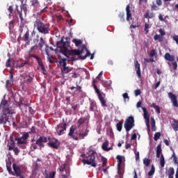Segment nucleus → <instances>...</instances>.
<instances>
[{
  "mask_svg": "<svg viewBox=\"0 0 178 178\" xmlns=\"http://www.w3.org/2000/svg\"><path fill=\"white\" fill-rule=\"evenodd\" d=\"M118 17L120 19V22L122 23H124V13H120L118 15Z\"/></svg>",
  "mask_w": 178,
  "mask_h": 178,
  "instance_id": "49",
  "label": "nucleus"
},
{
  "mask_svg": "<svg viewBox=\"0 0 178 178\" xmlns=\"http://www.w3.org/2000/svg\"><path fill=\"white\" fill-rule=\"evenodd\" d=\"M116 159L118 162V166H117L118 175H120V170H122V163H123V156L120 155H118L116 156Z\"/></svg>",
  "mask_w": 178,
  "mask_h": 178,
  "instance_id": "18",
  "label": "nucleus"
},
{
  "mask_svg": "<svg viewBox=\"0 0 178 178\" xmlns=\"http://www.w3.org/2000/svg\"><path fill=\"white\" fill-rule=\"evenodd\" d=\"M102 86L103 87H111L112 86V81H102Z\"/></svg>",
  "mask_w": 178,
  "mask_h": 178,
  "instance_id": "37",
  "label": "nucleus"
},
{
  "mask_svg": "<svg viewBox=\"0 0 178 178\" xmlns=\"http://www.w3.org/2000/svg\"><path fill=\"white\" fill-rule=\"evenodd\" d=\"M168 176H173L175 175V168H173V167H170L168 169Z\"/></svg>",
  "mask_w": 178,
  "mask_h": 178,
  "instance_id": "51",
  "label": "nucleus"
},
{
  "mask_svg": "<svg viewBox=\"0 0 178 178\" xmlns=\"http://www.w3.org/2000/svg\"><path fill=\"white\" fill-rule=\"evenodd\" d=\"M74 88H76V91L74 92V94H80V92H81V86L76 85V87L74 86H72L70 88V90H72V91H73V90H74Z\"/></svg>",
  "mask_w": 178,
  "mask_h": 178,
  "instance_id": "34",
  "label": "nucleus"
},
{
  "mask_svg": "<svg viewBox=\"0 0 178 178\" xmlns=\"http://www.w3.org/2000/svg\"><path fill=\"white\" fill-rule=\"evenodd\" d=\"M67 59L66 58H60V65H62L63 68L66 67L67 63H66Z\"/></svg>",
  "mask_w": 178,
  "mask_h": 178,
  "instance_id": "44",
  "label": "nucleus"
},
{
  "mask_svg": "<svg viewBox=\"0 0 178 178\" xmlns=\"http://www.w3.org/2000/svg\"><path fill=\"white\" fill-rule=\"evenodd\" d=\"M124 127L126 131H129L132 127H134V117H128V118L125 120Z\"/></svg>",
  "mask_w": 178,
  "mask_h": 178,
  "instance_id": "8",
  "label": "nucleus"
},
{
  "mask_svg": "<svg viewBox=\"0 0 178 178\" xmlns=\"http://www.w3.org/2000/svg\"><path fill=\"white\" fill-rule=\"evenodd\" d=\"M172 39H173L174 41H175L177 45H178V35H175L172 37Z\"/></svg>",
  "mask_w": 178,
  "mask_h": 178,
  "instance_id": "62",
  "label": "nucleus"
},
{
  "mask_svg": "<svg viewBox=\"0 0 178 178\" xmlns=\"http://www.w3.org/2000/svg\"><path fill=\"white\" fill-rule=\"evenodd\" d=\"M34 27L37 29L40 34H49V24H44L41 20L36 19L34 23Z\"/></svg>",
  "mask_w": 178,
  "mask_h": 178,
  "instance_id": "5",
  "label": "nucleus"
},
{
  "mask_svg": "<svg viewBox=\"0 0 178 178\" xmlns=\"http://www.w3.org/2000/svg\"><path fill=\"white\" fill-rule=\"evenodd\" d=\"M33 79H34V75L31 76L30 74H26L24 76V83L26 84H31V83H33Z\"/></svg>",
  "mask_w": 178,
  "mask_h": 178,
  "instance_id": "23",
  "label": "nucleus"
},
{
  "mask_svg": "<svg viewBox=\"0 0 178 178\" xmlns=\"http://www.w3.org/2000/svg\"><path fill=\"white\" fill-rule=\"evenodd\" d=\"M44 178H55L56 176V171H50L48 172L47 170L43 173Z\"/></svg>",
  "mask_w": 178,
  "mask_h": 178,
  "instance_id": "19",
  "label": "nucleus"
},
{
  "mask_svg": "<svg viewBox=\"0 0 178 178\" xmlns=\"http://www.w3.org/2000/svg\"><path fill=\"white\" fill-rule=\"evenodd\" d=\"M136 63L135 64V69L136 70V74L138 79H141V69L140 67V64L138 63V60H136Z\"/></svg>",
  "mask_w": 178,
  "mask_h": 178,
  "instance_id": "22",
  "label": "nucleus"
},
{
  "mask_svg": "<svg viewBox=\"0 0 178 178\" xmlns=\"http://www.w3.org/2000/svg\"><path fill=\"white\" fill-rule=\"evenodd\" d=\"M168 95L170 99L171 100L173 106H175V108H178L177 97L175 96V95L173 94L172 92H168Z\"/></svg>",
  "mask_w": 178,
  "mask_h": 178,
  "instance_id": "15",
  "label": "nucleus"
},
{
  "mask_svg": "<svg viewBox=\"0 0 178 178\" xmlns=\"http://www.w3.org/2000/svg\"><path fill=\"white\" fill-rule=\"evenodd\" d=\"M151 10H159V7H158V6L154 4L151 7Z\"/></svg>",
  "mask_w": 178,
  "mask_h": 178,
  "instance_id": "59",
  "label": "nucleus"
},
{
  "mask_svg": "<svg viewBox=\"0 0 178 178\" xmlns=\"http://www.w3.org/2000/svg\"><path fill=\"white\" fill-rule=\"evenodd\" d=\"M49 140V143H47L48 147H50V148H54V149H58L59 147H60V143H59V140L56 138H48Z\"/></svg>",
  "mask_w": 178,
  "mask_h": 178,
  "instance_id": "10",
  "label": "nucleus"
},
{
  "mask_svg": "<svg viewBox=\"0 0 178 178\" xmlns=\"http://www.w3.org/2000/svg\"><path fill=\"white\" fill-rule=\"evenodd\" d=\"M18 107L20 108V109H22V106H28V104L26 103H23V102H19L18 104Z\"/></svg>",
  "mask_w": 178,
  "mask_h": 178,
  "instance_id": "55",
  "label": "nucleus"
},
{
  "mask_svg": "<svg viewBox=\"0 0 178 178\" xmlns=\"http://www.w3.org/2000/svg\"><path fill=\"white\" fill-rule=\"evenodd\" d=\"M45 52H46V55H47V59H48L49 63H54V60H52V59H51V58H53V56L49 54V49H48V48L45 49Z\"/></svg>",
  "mask_w": 178,
  "mask_h": 178,
  "instance_id": "36",
  "label": "nucleus"
},
{
  "mask_svg": "<svg viewBox=\"0 0 178 178\" xmlns=\"http://www.w3.org/2000/svg\"><path fill=\"white\" fill-rule=\"evenodd\" d=\"M164 58L165 59V60H168V62H174L175 56L170 55L169 53H165Z\"/></svg>",
  "mask_w": 178,
  "mask_h": 178,
  "instance_id": "26",
  "label": "nucleus"
},
{
  "mask_svg": "<svg viewBox=\"0 0 178 178\" xmlns=\"http://www.w3.org/2000/svg\"><path fill=\"white\" fill-rule=\"evenodd\" d=\"M29 112L30 115H34L35 113V110L33 109L31 106H29Z\"/></svg>",
  "mask_w": 178,
  "mask_h": 178,
  "instance_id": "56",
  "label": "nucleus"
},
{
  "mask_svg": "<svg viewBox=\"0 0 178 178\" xmlns=\"http://www.w3.org/2000/svg\"><path fill=\"white\" fill-rule=\"evenodd\" d=\"M100 161L101 162H102V164H99V170H101V169H102V168H104V166H105L106 163H108V159H106V158L104 156L100 157Z\"/></svg>",
  "mask_w": 178,
  "mask_h": 178,
  "instance_id": "24",
  "label": "nucleus"
},
{
  "mask_svg": "<svg viewBox=\"0 0 178 178\" xmlns=\"http://www.w3.org/2000/svg\"><path fill=\"white\" fill-rule=\"evenodd\" d=\"M13 169L17 177L24 178V176H23V175L22 174V168H20L19 165L13 163Z\"/></svg>",
  "mask_w": 178,
  "mask_h": 178,
  "instance_id": "14",
  "label": "nucleus"
},
{
  "mask_svg": "<svg viewBox=\"0 0 178 178\" xmlns=\"http://www.w3.org/2000/svg\"><path fill=\"white\" fill-rule=\"evenodd\" d=\"M156 158H161V155L162 154V145L159 144L156 147Z\"/></svg>",
  "mask_w": 178,
  "mask_h": 178,
  "instance_id": "28",
  "label": "nucleus"
},
{
  "mask_svg": "<svg viewBox=\"0 0 178 178\" xmlns=\"http://www.w3.org/2000/svg\"><path fill=\"white\" fill-rule=\"evenodd\" d=\"M155 55H156V51H155V49H152L150 51V56H151V58H154V56H155Z\"/></svg>",
  "mask_w": 178,
  "mask_h": 178,
  "instance_id": "60",
  "label": "nucleus"
},
{
  "mask_svg": "<svg viewBox=\"0 0 178 178\" xmlns=\"http://www.w3.org/2000/svg\"><path fill=\"white\" fill-rule=\"evenodd\" d=\"M160 165L161 168H165V157L163 156V154H161L160 157Z\"/></svg>",
  "mask_w": 178,
  "mask_h": 178,
  "instance_id": "47",
  "label": "nucleus"
},
{
  "mask_svg": "<svg viewBox=\"0 0 178 178\" xmlns=\"http://www.w3.org/2000/svg\"><path fill=\"white\" fill-rule=\"evenodd\" d=\"M172 67L174 70H177V62L176 61H172Z\"/></svg>",
  "mask_w": 178,
  "mask_h": 178,
  "instance_id": "57",
  "label": "nucleus"
},
{
  "mask_svg": "<svg viewBox=\"0 0 178 178\" xmlns=\"http://www.w3.org/2000/svg\"><path fill=\"white\" fill-rule=\"evenodd\" d=\"M95 158H97V152L90 150L86 157L82 160V163L83 165H90L92 168H97Z\"/></svg>",
  "mask_w": 178,
  "mask_h": 178,
  "instance_id": "3",
  "label": "nucleus"
},
{
  "mask_svg": "<svg viewBox=\"0 0 178 178\" xmlns=\"http://www.w3.org/2000/svg\"><path fill=\"white\" fill-rule=\"evenodd\" d=\"M143 164L145 165V166H146V168H148V166L151 165V159L145 158L143 159Z\"/></svg>",
  "mask_w": 178,
  "mask_h": 178,
  "instance_id": "42",
  "label": "nucleus"
},
{
  "mask_svg": "<svg viewBox=\"0 0 178 178\" xmlns=\"http://www.w3.org/2000/svg\"><path fill=\"white\" fill-rule=\"evenodd\" d=\"M13 152H15L16 155H19V152H20V150H19V148L15 147L13 150Z\"/></svg>",
  "mask_w": 178,
  "mask_h": 178,
  "instance_id": "64",
  "label": "nucleus"
},
{
  "mask_svg": "<svg viewBox=\"0 0 178 178\" xmlns=\"http://www.w3.org/2000/svg\"><path fill=\"white\" fill-rule=\"evenodd\" d=\"M144 62H145V63H149L151 62H154V59H152V58H144Z\"/></svg>",
  "mask_w": 178,
  "mask_h": 178,
  "instance_id": "61",
  "label": "nucleus"
},
{
  "mask_svg": "<svg viewBox=\"0 0 178 178\" xmlns=\"http://www.w3.org/2000/svg\"><path fill=\"white\" fill-rule=\"evenodd\" d=\"M21 10H19V6L16 5V9L17 10L18 15H19V19L21 22H23V13L24 15H27V5L26 4H21L20 6Z\"/></svg>",
  "mask_w": 178,
  "mask_h": 178,
  "instance_id": "9",
  "label": "nucleus"
},
{
  "mask_svg": "<svg viewBox=\"0 0 178 178\" xmlns=\"http://www.w3.org/2000/svg\"><path fill=\"white\" fill-rule=\"evenodd\" d=\"M13 84V80H7L6 83V88H8V87H11Z\"/></svg>",
  "mask_w": 178,
  "mask_h": 178,
  "instance_id": "54",
  "label": "nucleus"
},
{
  "mask_svg": "<svg viewBox=\"0 0 178 178\" xmlns=\"http://www.w3.org/2000/svg\"><path fill=\"white\" fill-rule=\"evenodd\" d=\"M108 145H109V141L106 140L102 145V149H104V151H111L112 147H108Z\"/></svg>",
  "mask_w": 178,
  "mask_h": 178,
  "instance_id": "32",
  "label": "nucleus"
},
{
  "mask_svg": "<svg viewBox=\"0 0 178 178\" xmlns=\"http://www.w3.org/2000/svg\"><path fill=\"white\" fill-rule=\"evenodd\" d=\"M48 139L45 136H40L38 139L36 140L35 144L39 147H44V144L42 143H47Z\"/></svg>",
  "mask_w": 178,
  "mask_h": 178,
  "instance_id": "17",
  "label": "nucleus"
},
{
  "mask_svg": "<svg viewBox=\"0 0 178 178\" xmlns=\"http://www.w3.org/2000/svg\"><path fill=\"white\" fill-rule=\"evenodd\" d=\"M32 6H34V8H36V9H38V8L40 7V3L38 2V0H33L32 1Z\"/></svg>",
  "mask_w": 178,
  "mask_h": 178,
  "instance_id": "50",
  "label": "nucleus"
},
{
  "mask_svg": "<svg viewBox=\"0 0 178 178\" xmlns=\"http://www.w3.org/2000/svg\"><path fill=\"white\" fill-rule=\"evenodd\" d=\"M8 12H10V15L13 13V6H10L8 8Z\"/></svg>",
  "mask_w": 178,
  "mask_h": 178,
  "instance_id": "63",
  "label": "nucleus"
},
{
  "mask_svg": "<svg viewBox=\"0 0 178 178\" xmlns=\"http://www.w3.org/2000/svg\"><path fill=\"white\" fill-rule=\"evenodd\" d=\"M72 42L75 43L76 47H79V45H81V40H77V39H73Z\"/></svg>",
  "mask_w": 178,
  "mask_h": 178,
  "instance_id": "53",
  "label": "nucleus"
},
{
  "mask_svg": "<svg viewBox=\"0 0 178 178\" xmlns=\"http://www.w3.org/2000/svg\"><path fill=\"white\" fill-rule=\"evenodd\" d=\"M154 173H155V166H154V165H152L151 170L148 172V176H154Z\"/></svg>",
  "mask_w": 178,
  "mask_h": 178,
  "instance_id": "48",
  "label": "nucleus"
},
{
  "mask_svg": "<svg viewBox=\"0 0 178 178\" xmlns=\"http://www.w3.org/2000/svg\"><path fill=\"white\" fill-rule=\"evenodd\" d=\"M122 127H123V122H119L117 123L116 129H117L118 131H122Z\"/></svg>",
  "mask_w": 178,
  "mask_h": 178,
  "instance_id": "46",
  "label": "nucleus"
},
{
  "mask_svg": "<svg viewBox=\"0 0 178 178\" xmlns=\"http://www.w3.org/2000/svg\"><path fill=\"white\" fill-rule=\"evenodd\" d=\"M151 108H153L154 109H155L156 113H158V115H159V113H161V108H159V106H156V104L155 103H152L151 104Z\"/></svg>",
  "mask_w": 178,
  "mask_h": 178,
  "instance_id": "38",
  "label": "nucleus"
},
{
  "mask_svg": "<svg viewBox=\"0 0 178 178\" xmlns=\"http://www.w3.org/2000/svg\"><path fill=\"white\" fill-rule=\"evenodd\" d=\"M77 129H80V127H79V126H72L70 128V132L68 134L69 137H71V138H73V140H75V141H79V138L74 136V131H76Z\"/></svg>",
  "mask_w": 178,
  "mask_h": 178,
  "instance_id": "13",
  "label": "nucleus"
},
{
  "mask_svg": "<svg viewBox=\"0 0 178 178\" xmlns=\"http://www.w3.org/2000/svg\"><path fill=\"white\" fill-rule=\"evenodd\" d=\"M63 55L67 58L68 62H75V60H77L78 59V58H75L74 57L69 56L68 53H65V54H63Z\"/></svg>",
  "mask_w": 178,
  "mask_h": 178,
  "instance_id": "40",
  "label": "nucleus"
},
{
  "mask_svg": "<svg viewBox=\"0 0 178 178\" xmlns=\"http://www.w3.org/2000/svg\"><path fill=\"white\" fill-rule=\"evenodd\" d=\"M154 40L155 41H159V42H162V41H163V38H162L161 35L156 34L154 37Z\"/></svg>",
  "mask_w": 178,
  "mask_h": 178,
  "instance_id": "43",
  "label": "nucleus"
},
{
  "mask_svg": "<svg viewBox=\"0 0 178 178\" xmlns=\"http://www.w3.org/2000/svg\"><path fill=\"white\" fill-rule=\"evenodd\" d=\"M89 109H90V112H95V111H97V109H98L97 103L95 102H91Z\"/></svg>",
  "mask_w": 178,
  "mask_h": 178,
  "instance_id": "27",
  "label": "nucleus"
},
{
  "mask_svg": "<svg viewBox=\"0 0 178 178\" xmlns=\"http://www.w3.org/2000/svg\"><path fill=\"white\" fill-rule=\"evenodd\" d=\"M155 119L151 118V127L152 131H156V126H155Z\"/></svg>",
  "mask_w": 178,
  "mask_h": 178,
  "instance_id": "39",
  "label": "nucleus"
},
{
  "mask_svg": "<svg viewBox=\"0 0 178 178\" xmlns=\"http://www.w3.org/2000/svg\"><path fill=\"white\" fill-rule=\"evenodd\" d=\"M66 54H68L70 56H73L74 55H77L79 56V59H81L82 60H84L85 59H87L88 56L91 55V52H90L88 49L86 45H83L81 47V49H71L66 52Z\"/></svg>",
  "mask_w": 178,
  "mask_h": 178,
  "instance_id": "2",
  "label": "nucleus"
},
{
  "mask_svg": "<svg viewBox=\"0 0 178 178\" xmlns=\"http://www.w3.org/2000/svg\"><path fill=\"white\" fill-rule=\"evenodd\" d=\"M171 126L175 131H178V120H174L171 123Z\"/></svg>",
  "mask_w": 178,
  "mask_h": 178,
  "instance_id": "35",
  "label": "nucleus"
},
{
  "mask_svg": "<svg viewBox=\"0 0 178 178\" xmlns=\"http://www.w3.org/2000/svg\"><path fill=\"white\" fill-rule=\"evenodd\" d=\"M30 57L34 58V59H36V60L38 63V66H40V67L42 72H47V70H45V66L42 63V60L41 59V58L37 56L35 54H30Z\"/></svg>",
  "mask_w": 178,
  "mask_h": 178,
  "instance_id": "12",
  "label": "nucleus"
},
{
  "mask_svg": "<svg viewBox=\"0 0 178 178\" xmlns=\"http://www.w3.org/2000/svg\"><path fill=\"white\" fill-rule=\"evenodd\" d=\"M159 138H161V132H156L154 134V140L158 141Z\"/></svg>",
  "mask_w": 178,
  "mask_h": 178,
  "instance_id": "52",
  "label": "nucleus"
},
{
  "mask_svg": "<svg viewBox=\"0 0 178 178\" xmlns=\"http://www.w3.org/2000/svg\"><path fill=\"white\" fill-rule=\"evenodd\" d=\"M173 154H172L171 158H173V162L175 165H177V168L176 170L175 178H178V159L176 156V153H175V150L172 151Z\"/></svg>",
  "mask_w": 178,
  "mask_h": 178,
  "instance_id": "20",
  "label": "nucleus"
},
{
  "mask_svg": "<svg viewBox=\"0 0 178 178\" xmlns=\"http://www.w3.org/2000/svg\"><path fill=\"white\" fill-rule=\"evenodd\" d=\"M142 110L143 111V118L145 120V123H149V114H148V111H147V108L142 107Z\"/></svg>",
  "mask_w": 178,
  "mask_h": 178,
  "instance_id": "21",
  "label": "nucleus"
},
{
  "mask_svg": "<svg viewBox=\"0 0 178 178\" xmlns=\"http://www.w3.org/2000/svg\"><path fill=\"white\" fill-rule=\"evenodd\" d=\"M45 45V40H44V38H40V42H38V44H36V47L39 48V49H42V47Z\"/></svg>",
  "mask_w": 178,
  "mask_h": 178,
  "instance_id": "33",
  "label": "nucleus"
},
{
  "mask_svg": "<svg viewBox=\"0 0 178 178\" xmlns=\"http://www.w3.org/2000/svg\"><path fill=\"white\" fill-rule=\"evenodd\" d=\"M135 97H138V95H141V90L140 89H137L134 91Z\"/></svg>",
  "mask_w": 178,
  "mask_h": 178,
  "instance_id": "58",
  "label": "nucleus"
},
{
  "mask_svg": "<svg viewBox=\"0 0 178 178\" xmlns=\"http://www.w3.org/2000/svg\"><path fill=\"white\" fill-rule=\"evenodd\" d=\"M29 137H30V135L29 134V133L24 134L22 137L18 138L17 139V144H19V145H20V144H27V139L29 138Z\"/></svg>",
  "mask_w": 178,
  "mask_h": 178,
  "instance_id": "16",
  "label": "nucleus"
},
{
  "mask_svg": "<svg viewBox=\"0 0 178 178\" xmlns=\"http://www.w3.org/2000/svg\"><path fill=\"white\" fill-rule=\"evenodd\" d=\"M127 12V20H131V11L130 10V5H127L126 7Z\"/></svg>",
  "mask_w": 178,
  "mask_h": 178,
  "instance_id": "30",
  "label": "nucleus"
},
{
  "mask_svg": "<svg viewBox=\"0 0 178 178\" xmlns=\"http://www.w3.org/2000/svg\"><path fill=\"white\" fill-rule=\"evenodd\" d=\"M19 37H22V34H24L22 41H24L26 44L30 43V31L26 26H19Z\"/></svg>",
  "mask_w": 178,
  "mask_h": 178,
  "instance_id": "6",
  "label": "nucleus"
},
{
  "mask_svg": "<svg viewBox=\"0 0 178 178\" xmlns=\"http://www.w3.org/2000/svg\"><path fill=\"white\" fill-rule=\"evenodd\" d=\"M3 113V115L0 116V124H3L4 127H9L12 123H15V119L12 116L15 112L8 107H4Z\"/></svg>",
  "mask_w": 178,
  "mask_h": 178,
  "instance_id": "1",
  "label": "nucleus"
},
{
  "mask_svg": "<svg viewBox=\"0 0 178 178\" xmlns=\"http://www.w3.org/2000/svg\"><path fill=\"white\" fill-rule=\"evenodd\" d=\"M149 29H151V25H149V24H145V29H144V31L145 33V34H148V33H149Z\"/></svg>",
  "mask_w": 178,
  "mask_h": 178,
  "instance_id": "45",
  "label": "nucleus"
},
{
  "mask_svg": "<svg viewBox=\"0 0 178 178\" xmlns=\"http://www.w3.org/2000/svg\"><path fill=\"white\" fill-rule=\"evenodd\" d=\"M93 83V88L97 95V97L102 104V106H105L106 108H108V104H106V100H105V98L104 96H102V94H101V91H99V89H98V87H97V85H95V80L92 81Z\"/></svg>",
  "mask_w": 178,
  "mask_h": 178,
  "instance_id": "7",
  "label": "nucleus"
},
{
  "mask_svg": "<svg viewBox=\"0 0 178 178\" xmlns=\"http://www.w3.org/2000/svg\"><path fill=\"white\" fill-rule=\"evenodd\" d=\"M86 120H87V118H86V117L79 118L78 120V127H80L81 126V124H83V123H84V122H86Z\"/></svg>",
  "mask_w": 178,
  "mask_h": 178,
  "instance_id": "41",
  "label": "nucleus"
},
{
  "mask_svg": "<svg viewBox=\"0 0 178 178\" xmlns=\"http://www.w3.org/2000/svg\"><path fill=\"white\" fill-rule=\"evenodd\" d=\"M143 17L145 19H153V17H155V14L154 13H149V10H147Z\"/></svg>",
  "mask_w": 178,
  "mask_h": 178,
  "instance_id": "29",
  "label": "nucleus"
},
{
  "mask_svg": "<svg viewBox=\"0 0 178 178\" xmlns=\"http://www.w3.org/2000/svg\"><path fill=\"white\" fill-rule=\"evenodd\" d=\"M73 70V67H64L61 70L63 74H67V73H70Z\"/></svg>",
  "mask_w": 178,
  "mask_h": 178,
  "instance_id": "31",
  "label": "nucleus"
},
{
  "mask_svg": "<svg viewBox=\"0 0 178 178\" xmlns=\"http://www.w3.org/2000/svg\"><path fill=\"white\" fill-rule=\"evenodd\" d=\"M67 127V124H66V122H65V121H63V123H60L57 125V127L56 128L57 134L59 136H62V134H63V131H66Z\"/></svg>",
  "mask_w": 178,
  "mask_h": 178,
  "instance_id": "11",
  "label": "nucleus"
},
{
  "mask_svg": "<svg viewBox=\"0 0 178 178\" xmlns=\"http://www.w3.org/2000/svg\"><path fill=\"white\" fill-rule=\"evenodd\" d=\"M65 41H63V39H61L60 41L56 42L57 48H59L60 54L63 55H66V53L69 50L67 48L70 47V38L66 37L65 38Z\"/></svg>",
  "mask_w": 178,
  "mask_h": 178,
  "instance_id": "4",
  "label": "nucleus"
},
{
  "mask_svg": "<svg viewBox=\"0 0 178 178\" xmlns=\"http://www.w3.org/2000/svg\"><path fill=\"white\" fill-rule=\"evenodd\" d=\"M88 131H90L88 129H86L83 134L80 132L78 134V136H79V137H77L78 140H84V138L87 137V136H88Z\"/></svg>",
  "mask_w": 178,
  "mask_h": 178,
  "instance_id": "25",
  "label": "nucleus"
}]
</instances>
